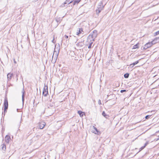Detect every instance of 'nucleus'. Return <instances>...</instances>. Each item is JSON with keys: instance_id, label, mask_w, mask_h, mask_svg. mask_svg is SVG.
<instances>
[{"instance_id": "obj_29", "label": "nucleus", "mask_w": 159, "mask_h": 159, "mask_svg": "<svg viewBox=\"0 0 159 159\" xmlns=\"http://www.w3.org/2000/svg\"><path fill=\"white\" fill-rule=\"evenodd\" d=\"M125 91H126V90H121L120 91V92H121V93H123V92H125Z\"/></svg>"}, {"instance_id": "obj_31", "label": "nucleus", "mask_w": 159, "mask_h": 159, "mask_svg": "<svg viewBox=\"0 0 159 159\" xmlns=\"http://www.w3.org/2000/svg\"><path fill=\"white\" fill-rule=\"evenodd\" d=\"M54 38H53V39L52 40V42L53 43H54Z\"/></svg>"}, {"instance_id": "obj_17", "label": "nucleus", "mask_w": 159, "mask_h": 159, "mask_svg": "<svg viewBox=\"0 0 159 159\" xmlns=\"http://www.w3.org/2000/svg\"><path fill=\"white\" fill-rule=\"evenodd\" d=\"M148 142H147L144 145V146L143 147H142L141 148H140V151L141 150H142L147 145V144H148Z\"/></svg>"}, {"instance_id": "obj_23", "label": "nucleus", "mask_w": 159, "mask_h": 159, "mask_svg": "<svg viewBox=\"0 0 159 159\" xmlns=\"http://www.w3.org/2000/svg\"><path fill=\"white\" fill-rule=\"evenodd\" d=\"M124 77L125 78H128L129 76V74H126L124 75Z\"/></svg>"}, {"instance_id": "obj_20", "label": "nucleus", "mask_w": 159, "mask_h": 159, "mask_svg": "<svg viewBox=\"0 0 159 159\" xmlns=\"http://www.w3.org/2000/svg\"><path fill=\"white\" fill-rule=\"evenodd\" d=\"M148 44H146L145 45L144 47L143 48L144 49H147L148 48H149V46H148Z\"/></svg>"}, {"instance_id": "obj_28", "label": "nucleus", "mask_w": 159, "mask_h": 159, "mask_svg": "<svg viewBox=\"0 0 159 159\" xmlns=\"http://www.w3.org/2000/svg\"><path fill=\"white\" fill-rule=\"evenodd\" d=\"M89 46L88 47L89 48H91V45L92 44H91V43H89Z\"/></svg>"}, {"instance_id": "obj_14", "label": "nucleus", "mask_w": 159, "mask_h": 159, "mask_svg": "<svg viewBox=\"0 0 159 159\" xmlns=\"http://www.w3.org/2000/svg\"><path fill=\"white\" fill-rule=\"evenodd\" d=\"M102 7H99V8H98V9L96 11V12L97 14H98L102 10Z\"/></svg>"}, {"instance_id": "obj_2", "label": "nucleus", "mask_w": 159, "mask_h": 159, "mask_svg": "<svg viewBox=\"0 0 159 159\" xmlns=\"http://www.w3.org/2000/svg\"><path fill=\"white\" fill-rule=\"evenodd\" d=\"M8 107V103L7 98H5L4 99V112H7V110Z\"/></svg>"}, {"instance_id": "obj_3", "label": "nucleus", "mask_w": 159, "mask_h": 159, "mask_svg": "<svg viewBox=\"0 0 159 159\" xmlns=\"http://www.w3.org/2000/svg\"><path fill=\"white\" fill-rule=\"evenodd\" d=\"M48 86H45L43 91V95L45 97L48 94Z\"/></svg>"}, {"instance_id": "obj_24", "label": "nucleus", "mask_w": 159, "mask_h": 159, "mask_svg": "<svg viewBox=\"0 0 159 159\" xmlns=\"http://www.w3.org/2000/svg\"><path fill=\"white\" fill-rule=\"evenodd\" d=\"M2 148L3 150H5L6 149V146L5 145L3 144Z\"/></svg>"}, {"instance_id": "obj_4", "label": "nucleus", "mask_w": 159, "mask_h": 159, "mask_svg": "<svg viewBox=\"0 0 159 159\" xmlns=\"http://www.w3.org/2000/svg\"><path fill=\"white\" fill-rule=\"evenodd\" d=\"M45 125V123L44 122H41L39 123V127L41 129H43Z\"/></svg>"}, {"instance_id": "obj_11", "label": "nucleus", "mask_w": 159, "mask_h": 159, "mask_svg": "<svg viewBox=\"0 0 159 159\" xmlns=\"http://www.w3.org/2000/svg\"><path fill=\"white\" fill-rule=\"evenodd\" d=\"M78 113L80 115V116L81 117H83L85 114L84 112H82L81 111H78Z\"/></svg>"}, {"instance_id": "obj_1", "label": "nucleus", "mask_w": 159, "mask_h": 159, "mask_svg": "<svg viewBox=\"0 0 159 159\" xmlns=\"http://www.w3.org/2000/svg\"><path fill=\"white\" fill-rule=\"evenodd\" d=\"M97 31L94 30L93 31V33L88 36L87 38V42L88 43L92 44L94 39L97 37Z\"/></svg>"}, {"instance_id": "obj_25", "label": "nucleus", "mask_w": 159, "mask_h": 159, "mask_svg": "<svg viewBox=\"0 0 159 159\" xmlns=\"http://www.w3.org/2000/svg\"><path fill=\"white\" fill-rule=\"evenodd\" d=\"M158 34H159V30L155 33L154 36L157 35Z\"/></svg>"}, {"instance_id": "obj_16", "label": "nucleus", "mask_w": 159, "mask_h": 159, "mask_svg": "<svg viewBox=\"0 0 159 159\" xmlns=\"http://www.w3.org/2000/svg\"><path fill=\"white\" fill-rule=\"evenodd\" d=\"M72 2V0H66L65 2H64V4H65L67 3H68L69 4L71 3Z\"/></svg>"}, {"instance_id": "obj_18", "label": "nucleus", "mask_w": 159, "mask_h": 159, "mask_svg": "<svg viewBox=\"0 0 159 159\" xmlns=\"http://www.w3.org/2000/svg\"><path fill=\"white\" fill-rule=\"evenodd\" d=\"M80 0H77L75 1L74 2L73 5H75L76 3H78L80 1Z\"/></svg>"}, {"instance_id": "obj_22", "label": "nucleus", "mask_w": 159, "mask_h": 159, "mask_svg": "<svg viewBox=\"0 0 159 159\" xmlns=\"http://www.w3.org/2000/svg\"><path fill=\"white\" fill-rule=\"evenodd\" d=\"M146 44H148V46H149V47H151L152 45V43H151V42L147 43Z\"/></svg>"}, {"instance_id": "obj_8", "label": "nucleus", "mask_w": 159, "mask_h": 159, "mask_svg": "<svg viewBox=\"0 0 159 159\" xmlns=\"http://www.w3.org/2000/svg\"><path fill=\"white\" fill-rule=\"evenodd\" d=\"M12 73H9L7 75V78L8 80H10L11 79L12 76L13 75Z\"/></svg>"}, {"instance_id": "obj_7", "label": "nucleus", "mask_w": 159, "mask_h": 159, "mask_svg": "<svg viewBox=\"0 0 159 159\" xmlns=\"http://www.w3.org/2000/svg\"><path fill=\"white\" fill-rule=\"evenodd\" d=\"M58 54V53L57 52L55 51H54L52 57V59L54 57V58L56 59L57 58Z\"/></svg>"}, {"instance_id": "obj_6", "label": "nucleus", "mask_w": 159, "mask_h": 159, "mask_svg": "<svg viewBox=\"0 0 159 159\" xmlns=\"http://www.w3.org/2000/svg\"><path fill=\"white\" fill-rule=\"evenodd\" d=\"M11 139L10 137L9 136L6 135L5 137V141L7 143H9V141Z\"/></svg>"}, {"instance_id": "obj_12", "label": "nucleus", "mask_w": 159, "mask_h": 159, "mask_svg": "<svg viewBox=\"0 0 159 159\" xmlns=\"http://www.w3.org/2000/svg\"><path fill=\"white\" fill-rule=\"evenodd\" d=\"M22 99L23 104H24V89H23V90L22 91Z\"/></svg>"}, {"instance_id": "obj_30", "label": "nucleus", "mask_w": 159, "mask_h": 159, "mask_svg": "<svg viewBox=\"0 0 159 159\" xmlns=\"http://www.w3.org/2000/svg\"><path fill=\"white\" fill-rule=\"evenodd\" d=\"M65 37L66 39H67L68 38V36H67V35H65Z\"/></svg>"}, {"instance_id": "obj_33", "label": "nucleus", "mask_w": 159, "mask_h": 159, "mask_svg": "<svg viewBox=\"0 0 159 159\" xmlns=\"http://www.w3.org/2000/svg\"><path fill=\"white\" fill-rule=\"evenodd\" d=\"M159 140V137L158 139H157L156 140Z\"/></svg>"}, {"instance_id": "obj_27", "label": "nucleus", "mask_w": 159, "mask_h": 159, "mask_svg": "<svg viewBox=\"0 0 159 159\" xmlns=\"http://www.w3.org/2000/svg\"><path fill=\"white\" fill-rule=\"evenodd\" d=\"M98 104L100 105L102 104L101 103V100H98Z\"/></svg>"}, {"instance_id": "obj_13", "label": "nucleus", "mask_w": 159, "mask_h": 159, "mask_svg": "<svg viewBox=\"0 0 159 159\" xmlns=\"http://www.w3.org/2000/svg\"><path fill=\"white\" fill-rule=\"evenodd\" d=\"M102 7V9H103V6L102 5V3L101 2H100L99 3V5H98V6L97 7L98 8H99V7Z\"/></svg>"}, {"instance_id": "obj_21", "label": "nucleus", "mask_w": 159, "mask_h": 159, "mask_svg": "<svg viewBox=\"0 0 159 159\" xmlns=\"http://www.w3.org/2000/svg\"><path fill=\"white\" fill-rule=\"evenodd\" d=\"M139 62V61H137L136 62H135L133 64H131L130 65V66H132L133 65V66H134V65L137 64Z\"/></svg>"}, {"instance_id": "obj_26", "label": "nucleus", "mask_w": 159, "mask_h": 159, "mask_svg": "<svg viewBox=\"0 0 159 159\" xmlns=\"http://www.w3.org/2000/svg\"><path fill=\"white\" fill-rule=\"evenodd\" d=\"M150 116L147 115L145 116V118L147 119H148L150 117Z\"/></svg>"}, {"instance_id": "obj_15", "label": "nucleus", "mask_w": 159, "mask_h": 159, "mask_svg": "<svg viewBox=\"0 0 159 159\" xmlns=\"http://www.w3.org/2000/svg\"><path fill=\"white\" fill-rule=\"evenodd\" d=\"M139 43L134 45L133 48V49H134L136 48H139Z\"/></svg>"}, {"instance_id": "obj_34", "label": "nucleus", "mask_w": 159, "mask_h": 159, "mask_svg": "<svg viewBox=\"0 0 159 159\" xmlns=\"http://www.w3.org/2000/svg\"><path fill=\"white\" fill-rule=\"evenodd\" d=\"M17 111H18V109H17Z\"/></svg>"}, {"instance_id": "obj_9", "label": "nucleus", "mask_w": 159, "mask_h": 159, "mask_svg": "<svg viewBox=\"0 0 159 159\" xmlns=\"http://www.w3.org/2000/svg\"><path fill=\"white\" fill-rule=\"evenodd\" d=\"M93 130H92L93 132L95 134H98V131L97 129L94 126H93Z\"/></svg>"}, {"instance_id": "obj_19", "label": "nucleus", "mask_w": 159, "mask_h": 159, "mask_svg": "<svg viewBox=\"0 0 159 159\" xmlns=\"http://www.w3.org/2000/svg\"><path fill=\"white\" fill-rule=\"evenodd\" d=\"M102 115L106 118H107L108 115L106 114L104 111H103L102 113Z\"/></svg>"}, {"instance_id": "obj_32", "label": "nucleus", "mask_w": 159, "mask_h": 159, "mask_svg": "<svg viewBox=\"0 0 159 159\" xmlns=\"http://www.w3.org/2000/svg\"><path fill=\"white\" fill-rule=\"evenodd\" d=\"M14 63H16V61L15 60H14Z\"/></svg>"}, {"instance_id": "obj_10", "label": "nucleus", "mask_w": 159, "mask_h": 159, "mask_svg": "<svg viewBox=\"0 0 159 159\" xmlns=\"http://www.w3.org/2000/svg\"><path fill=\"white\" fill-rule=\"evenodd\" d=\"M159 39V38H156L152 42H151V43H152V45L155 44L157 43V41Z\"/></svg>"}, {"instance_id": "obj_5", "label": "nucleus", "mask_w": 159, "mask_h": 159, "mask_svg": "<svg viewBox=\"0 0 159 159\" xmlns=\"http://www.w3.org/2000/svg\"><path fill=\"white\" fill-rule=\"evenodd\" d=\"M83 29L82 28H78L76 32V34L78 35L80 34L82 32H83Z\"/></svg>"}]
</instances>
